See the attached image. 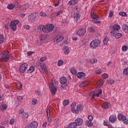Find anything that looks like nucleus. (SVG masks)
I'll return each instance as SVG.
<instances>
[{"label": "nucleus", "instance_id": "37998d69", "mask_svg": "<svg viewBox=\"0 0 128 128\" xmlns=\"http://www.w3.org/2000/svg\"><path fill=\"white\" fill-rule=\"evenodd\" d=\"M90 62L91 64H94V62H98V60L91 59L90 60Z\"/></svg>", "mask_w": 128, "mask_h": 128}, {"label": "nucleus", "instance_id": "c9c22d12", "mask_svg": "<svg viewBox=\"0 0 128 128\" xmlns=\"http://www.w3.org/2000/svg\"><path fill=\"white\" fill-rule=\"evenodd\" d=\"M70 72L74 76H76V70H75L74 68H72V70H70Z\"/></svg>", "mask_w": 128, "mask_h": 128}, {"label": "nucleus", "instance_id": "0eeeda50", "mask_svg": "<svg viewBox=\"0 0 128 128\" xmlns=\"http://www.w3.org/2000/svg\"><path fill=\"white\" fill-rule=\"evenodd\" d=\"M50 88V92L52 94V95L56 94V90H58L56 86H54V82H52V84L49 85Z\"/></svg>", "mask_w": 128, "mask_h": 128}, {"label": "nucleus", "instance_id": "72a5a7b5", "mask_svg": "<svg viewBox=\"0 0 128 128\" xmlns=\"http://www.w3.org/2000/svg\"><path fill=\"white\" fill-rule=\"evenodd\" d=\"M28 112H24L22 115V118H28Z\"/></svg>", "mask_w": 128, "mask_h": 128}, {"label": "nucleus", "instance_id": "1a4fd4ad", "mask_svg": "<svg viewBox=\"0 0 128 128\" xmlns=\"http://www.w3.org/2000/svg\"><path fill=\"white\" fill-rule=\"evenodd\" d=\"M28 8H30V4L28 3L18 6V8H20V10H22L23 12H26Z\"/></svg>", "mask_w": 128, "mask_h": 128}, {"label": "nucleus", "instance_id": "bf43d9fd", "mask_svg": "<svg viewBox=\"0 0 128 128\" xmlns=\"http://www.w3.org/2000/svg\"><path fill=\"white\" fill-rule=\"evenodd\" d=\"M46 60V57H42L40 58V62H44V60Z\"/></svg>", "mask_w": 128, "mask_h": 128}, {"label": "nucleus", "instance_id": "338daca9", "mask_svg": "<svg viewBox=\"0 0 128 128\" xmlns=\"http://www.w3.org/2000/svg\"><path fill=\"white\" fill-rule=\"evenodd\" d=\"M24 112V109H21L19 110V114H22Z\"/></svg>", "mask_w": 128, "mask_h": 128}, {"label": "nucleus", "instance_id": "f03ea898", "mask_svg": "<svg viewBox=\"0 0 128 128\" xmlns=\"http://www.w3.org/2000/svg\"><path fill=\"white\" fill-rule=\"evenodd\" d=\"M54 24H46L44 26H42V31L43 32H52V30H54Z\"/></svg>", "mask_w": 128, "mask_h": 128}, {"label": "nucleus", "instance_id": "393cba45", "mask_svg": "<svg viewBox=\"0 0 128 128\" xmlns=\"http://www.w3.org/2000/svg\"><path fill=\"white\" fill-rule=\"evenodd\" d=\"M76 128V124L74 122H71L68 126L67 128Z\"/></svg>", "mask_w": 128, "mask_h": 128}, {"label": "nucleus", "instance_id": "c85d7f7f", "mask_svg": "<svg viewBox=\"0 0 128 128\" xmlns=\"http://www.w3.org/2000/svg\"><path fill=\"white\" fill-rule=\"evenodd\" d=\"M114 79H110L107 80V84H114Z\"/></svg>", "mask_w": 128, "mask_h": 128}, {"label": "nucleus", "instance_id": "58836bf2", "mask_svg": "<svg viewBox=\"0 0 128 128\" xmlns=\"http://www.w3.org/2000/svg\"><path fill=\"white\" fill-rule=\"evenodd\" d=\"M118 14L122 16H126V12H120Z\"/></svg>", "mask_w": 128, "mask_h": 128}, {"label": "nucleus", "instance_id": "aec40b11", "mask_svg": "<svg viewBox=\"0 0 128 128\" xmlns=\"http://www.w3.org/2000/svg\"><path fill=\"white\" fill-rule=\"evenodd\" d=\"M86 124L87 126L90 128L94 126V123H92V122L90 120H87L86 122Z\"/></svg>", "mask_w": 128, "mask_h": 128}, {"label": "nucleus", "instance_id": "6e6d98bb", "mask_svg": "<svg viewBox=\"0 0 128 128\" xmlns=\"http://www.w3.org/2000/svg\"><path fill=\"white\" fill-rule=\"evenodd\" d=\"M36 104V99L32 100V104L34 106V104Z\"/></svg>", "mask_w": 128, "mask_h": 128}, {"label": "nucleus", "instance_id": "473e14b6", "mask_svg": "<svg viewBox=\"0 0 128 128\" xmlns=\"http://www.w3.org/2000/svg\"><path fill=\"white\" fill-rule=\"evenodd\" d=\"M64 38L63 36H62V35H60L59 36V38L56 39V42H60L62 40H64Z\"/></svg>", "mask_w": 128, "mask_h": 128}, {"label": "nucleus", "instance_id": "69168bd1", "mask_svg": "<svg viewBox=\"0 0 128 128\" xmlns=\"http://www.w3.org/2000/svg\"><path fill=\"white\" fill-rule=\"evenodd\" d=\"M17 98H18V100H19L20 102V100H22V97L20 96H18L17 97Z\"/></svg>", "mask_w": 128, "mask_h": 128}, {"label": "nucleus", "instance_id": "49530a36", "mask_svg": "<svg viewBox=\"0 0 128 128\" xmlns=\"http://www.w3.org/2000/svg\"><path fill=\"white\" fill-rule=\"evenodd\" d=\"M72 112H74V114H78V109H76H76L73 108L71 110Z\"/></svg>", "mask_w": 128, "mask_h": 128}, {"label": "nucleus", "instance_id": "9b49d317", "mask_svg": "<svg viewBox=\"0 0 128 128\" xmlns=\"http://www.w3.org/2000/svg\"><path fill=\"white\" fill-rule=\"evenodd\" d=\"M74 122L75 123V124H76V126H82L84 122V120L81 118H77Z\"/></svg>", "mask_w": 128, "mask_h": 128}, {"label": "nucleus", "instance_id": "de8ad7c7", "mask_svg": "<svg viewBox=\"0 0 128 128\" xmlns=\"http://www.w3.org/2000/svg\"><path fill=\"white\" fill-rule=\"evenodd\" d=\"M92 18H93V20H98V16L96 14H95L94 16H92Z\"/></svg>", "mask_w": 128, "mask_h": 128}, {"label": "nucleus", "instance_id": "6e6552de", "mask_svg": "<svg viewBox=\"0 0 128 128\" xmlns=\"http://www.w3.org/2000/svg\"><path fill=\"white\" fill-rule=\"evenodd\" d=\"M86 28H82L78 30V32H76V34L79 36H84L86 34Z\"/></svg>", "mask_w": 128, "mask_h": 128}, {"label": "nucleus", "instance_id": "052dcab7", "mask_svg": "<svg viewBox=\"0 0 128 128\" xmlns=\"http://www.w3.org/2000/svg\"><path fill=\"white\" fill-rule=\"evenodd\" d=\"M82 84H83L84 87L86 86H88V81H85V82H82Z\"/></svg>", "mask_w": 128, "mask_h": 128}, {"label": "nucleus", "instance_id": "4468645a", "mask_svg": "<svg viewBox=\"0 0 128 128\" xmlns=\"http://www.w3.org/2000/svg\"><path fill=\"white\" fill-rule=\"evenodd\" d=\"M109 120L110 122L112 124H114V122H116V116L114 115H112L110 116L109 118Z\"/></svg>", "mask_w": 128, "mask_h": 128}, {"label": "nucleus", "instance_id": "6ab92c4d", "mask_svg": "<svg viewBox=\"0 0 128 128\" xmlns=\"http://www.w3.org/2000/svg\"><path fill=\"white\" fill-rule=\"evenodd\" d=\"M122 28L124 32L126 34L128 33V26L126 24H124L122 27Z\"/></svg>", "mask_w": 128, "mask_h": 128}, {"label": "nucleus", "instance_id": "e433bc0d", "mask_svg": "<svg viewBox=\"0 0 128 128\" xmlns=\"http://www.w3.org/2000/svg\"><path fill=\"white\" fill-rule=\"evenodd\" d=\"M62 64H64V61L62 60H59L58 62V66H62Z\"/></svg>", "mask_w": 128, "mask_h": 128}, {"label": "nucleus", "instance_id": "680f3d73", "mask_svg": "<svg viewBox=\"0 0 128 128\" xmlns=\"http://www.w3.org/2000/svg\"><path fill=\"white\" fill-rule=\"evenodd\" d=\"M32 54H34L33 52H27V54L28 56H32Z\"/></svg>", "mask_w": 128, "mask_h": 128}, {"label": "nucleus", "instance_id": "bb28decb", "mask_svg": "<svg viewBox=\"0 0 128 128\" xmlns=\"http://www.w3.org/2000/svg\"><path fill=\"white\" fill-rule=\"evenodd\" d=\"M14 4H9L8 6V10H14Z\"/></svg>", "mask_w": 128, "mask_h": 128}, {"label": "nucleus", "instance_id": "5fc2aeb1", "mask_svg": "<svg viewBox=\"0 0 128 128\" xmlns=\"http://www.w3.org/2000/svg\"><path fill=\"white\" fill-rule=\"evenodd\" d=\"M24 28L25 30H30V26L28 25L25 24L24 26Z\"/></svg>", "mask_w": 128, "mask_h": 128}, {"label": "nucleus", "instance_id": "f3484780", "mask_svg": "<svg viewBox=\"0 0 128 128\" xmlns=\"http://www.w3.org/2000/svg\"><path fill=\"white\" fill-rule=\"evenodd\" d=\"M110 103L108 102H106L102 105V108L105 109L108 108H110Z\"/></svg>", "mask_w": 128, "mask_h": 128}, {"label": "nucleus", "instance_id": "f8f14e48", "mask_svg": "<svg viewBox=\"0 0 128 128\" xmlns=\"http://www.w3.org/2000/svg\"><path fill=\"white\" fill-rule=\"evenodd\" d=\"M38 122L36 121L32 122L30 124L28 125V128H36L38 126Z\"/></svg>", "mask_w": 128, "mask_h": 128}, {"label": "nucleus", "instance_id": "39448f33", "mask_svg": "<svg viewBox=\"0 0 128 128\" xmlns=\"http://www.w3.org/2000/svg\"><path fill=\"white\" fill-rule=\"evenodd\" d=\"M72 18H74V22H78V20H80V15L78 12H74L73 15L72 14Z\"/></svg>", "mask_w": 128, "mask_h": 128}, {"label": "nucleus", "instance_id": "79ce46f5", "mask_svg": "<svg viewBox=\"0 0 128 128\" xmlns=\"http://www.w3.org/2000/svg\"><path fill=\"white\" fill-rule=\"evenodd\" d=\"M102 78L103 80H104V78H108V74L104 73L102 75Z\"/></svg>", "mask_w": 128, "mask_h": 128}, {"label": "nucleus", "instance_id": "cd10ccee", "mask_svg": "<svg viewBox=\"0 0 128 128\" xmlns=\"http://www.w3.org/2000/svg\"><path fill=\"white\" fill-rule=\"evenodd\" d=\"M108 40H109L108 38L106 36L105 37V38L104 39V40H103L104 46H106Z\"/></svg>", "mask_w": 128, "mask_h": 128}, {"label": "nucleus", "instance_id": "dca6fc26", "mask_svg": "<svg viewBox=\"0 0 128 128\" xmlns=\"http://www.w3.org/2000/svg\"><path fill=\"white\" fill-rule=\"evenodd\" d=\"M118 118L119 120H126V117L122 114H118Z\"/></svg>", "mask_w": 128, "mask_h": 128}, {"label": "nucleus", "instance_id": "a878e982", "mask_svg": "<svg viewBox=\"0 0 128 128\" xmlns=\"http://www.w3.org/2000/svg\"><path fill=\"white\" fill-rule=\"evenodd\" d=\"M76 109L78 110V112H82L84 110V106L82 105H78L76 107Z\"/></svg>", "mask_w": 128, "mask_h": 128}, {"label": "nucleus", "instance_id": "5701e85b", "mask_svg": "<svg viewBox=\"0 0 128 128\" xmlns=\"http://www.w3.org/2000/svg\"><path fill=\"white\" fill-rule=\"evenodd\" d=\"M34 71V66H30L29 69L27 70L28 74H32L33 72Z\"/></svg>", "mask_w": 128, "mask_h": 128}, {"label": "nucleus", "instance_id": "a211bd4d", "mask_svg": "<svg viewBox=\"0 0 128 128\" xmlns=\"http://www.w3.org/2000/svg\"><path fill=\"white\" fill-rule=\"evenodd\" d=\"M64 48V54H70V48H68V46H65Z\"/></svg>", "mask_w": 128, "mask_h": 128}, {"label": "nucleus", "instance_id": "e2e57ef3", "mask_svg": "<svg viewBox=\"0 0 128 128\" xmlns=\"http://www.w3.org/2000/svg\"><path fill=\"white\" fill-rule=\"evenodd\" d=\"M94 94H94V91L91 92H90L89 93V96H94Z\"/></svg>", "mask_w": 128, "mask_h": 128}, {"label": "nucleus", "instance_id": "4d7b16f0", "mask_svg": "<svg viewBox=\"0 0 128 128\" xmlns=\"http://www.w3.org/2000/svg\"><path fill=\"white\" fill-rule=\"evenodd\" d=\"M112 16H114V12L110 11L109 14V18H112Z\"/></svg>", "mask_w": 128, "mask_h": 128}, {"label": "nucleus", "instance_id": "a18cd8bd", "mask_svg": "<svg viewBox=\"0 0 128 128\" xmlns=\"http://www.w3.org/2000/svg\"><path fill=\"white\" fill-rule=\"evenodd\" d=\"M122 50L123 52H126V50H128V46H124L122 47Z\"/></svg>", "mask_w": 128, "mask_h": 128}, {"label": "nucleus", "instance_id": "9d476101", "mask_svg": "<svg viewBox=\"0 0 128 128\" xmlns=\"http://www.w3.org/2000/svg\"><path fill=\"white\" fill-rule=\"evenodd\" d=\"M28 20L30 22H34L36 20V16H34V13H31L28 16Z\"/></svg>", "mask_w": 128, "mask_h": 128}, {"label": "nucleus", "instance_id": "7ed1b4c3", "mask_svg": "<svg viewBox=\"0 0 128 128\" xmlns=\"http://www.w3.org/2000/svg\"><path fill=\"white\" fill-rule=\"evenodd\" d=\"M100 44V42L98 40H94L90 43V48L92 50H96Z\"/></svg>", "mask_w": 128, "mask_h": 128}, {"label": "nucleus", "instance_id": "4c0bfd02", "mask_svg": "<svg viewBox=\"0 0 128 128\" xmlns=\"http://www.w3.org/2000/svg\"><path fill=\"white\" fill-rule=\"evenodd\" d=\"M46 112L47 118L50 117V110L49 109L47 108L46 110Z\"/></svg>", "mask_w": 128, "mask_h": 128}, {"label": "nucleus", "instance_id": "2eb2a0df", "mask_svg": "<svg viewBox=\"0 0 128 128\" xmlns=\"http://www.w3.org/2000/svg\"><path fill=\"white\" fill-rule=\"evenodd\" d=\"M60 84H66L68 82V80L66 77H62L60 80Z\"/></svg>", "mask_w": 128, "mask_h": 128}, {"label": "nucleus", "instance_id": "ddd939ff", "mask_svg": "<svg viewBox=\"0 0 128 128\" xmlns=\"http://www.w3.org/2000/svg\"><path fill=\"white\" fill-rule=\"evenodd\" d=\"M77 77L78 78H86V74H84V72H79L77 74Z\"/></svg>", "mask_w": 128, "mask_h": 128}, {"label": "nucleus", "instance_id": "3c124183", "mask_svg": "<svg viewBox=\"0 0 128 128\" xmlns=\"http://www.w3.org/2000/svg\"><path fill=\"white\" fill-rule=\"evenodd\" d=\"M76 102L72 103L71 104V108H72V110L73 108H74L76 107Z\"/></svg>", "mask_w": 128, "mask_h": 128}, {"label": "nucleus", "instance_id": "09e8293b", "mask_svg": "<svg viewBox=\"0 0 128 128\" xmlns=\"http://www.w3.org/2000/svg\"><path fill=\"white\" fill-rule=\"evenodd\" d=\"M96 74H102V70H96Z\"/></svg>", "mask_w": 128, "mask_h": 128}, {"label": "nucleus", "instance_id": "7c9ffc66", "mask_svg": "<svg viewBox=\"0 0 128 128\" xmlns=\"http://www.w3.org/2000/svg\"><path fill=\"white\" fill-rule=\"evenodd\" d=\"M4 36L0 34V44H4Z\"/></svg>", "mask_w": 128, "mask_h": 128}, {"label": "nucleus", "instance_id": "ea45409f", "mask_svg": "<svg viewBox=\"0 0 128 128\" xmlns=\"http://www.w3.org/2000/svg\"><path fill=\"white\" fill-rule=\"evenodd\" d=\"M123 74H125V76H128V68H126L124 70Z\"/></svg>", "mask_w": 128, "mask_h": 128}, {"label": "nucleus", "instance_id": "412c9836", "mask_svg": "<svg viewBox=\"0 0 128 128\" xmlns=\"http://www.w3.org/2000/svg\"><path fill=\"white\" fill-rule=\"evenodd\" d=\"M104 84V78H101L99 81V83H97V86L100 88L101 86H102Z\"/></svg>", "mask_w": 128, "mask_h": 128}, {"label": "nucleus", "instance_id": "8fccbe9b", "mask_svg": "<svg viewBox=\"0 0 128 128\" xmlns=\"http://www.w3.org/2000/svg\"><path fill=\"white\" fill-rule=\"evenodd\" d=\"M18 86H20V88H18L19 90H20V88H22V83L20 82H18V84H17Z\"/></svg>", "mask_w": 128, "mask_h": 128}, {"label": "nucleus", "instance_id": "774afa93", "mask_svg": "<svg viewBox=\"0 0 128 128\" xmlns=\"http://www.w3.org/2000/svg\"><path fill=\"white\" fill-rule=\"evenodd\" d=\"M14 122V119H11V120H10V124H13Z\"/></svg>", "mask_w": 128, "mask_h": 128}, {"label": "nucleus", "instance_id": "f704fd0d", "mask_svg": "<svg viewBox=\"0 0 128 128\" xmlns=\"http://www.w3.org/2000/svg\"><path fill=\"white\" fill-rule=\"evenodd\" d=\"M68 104H70V100H64L63 102V105L66 106H68Z\"/></svg>", "mask_w": 128, "mask_h": 128}, {"label": "nucleus", "instance_id": "603ef678", "mask_svg": "<svg viewBox=\"0 0 128 128\" xmlns=\"http://www.w3.org/2000/svg\"><path fill=\"white\" fill-rule=\"evenodd\" d=\"M88 120H90V122H92V120H94V117H92V116H88Z\"/></svg>", "mask_w": 128, "mask_h": 128}, {"label": "nucleus", "instance_id": "0e129e2a", "mask_svg": "<svg viewBox=\"0 0 128 128\" xmlns=\"http://www.w3.org/2000/svg\"><path fill=\"white\" fill-rule=\"evenodd\" d=\"M40 41L44 40V36H40Z\"/></svg>", "mask_w": 128, "mask_h": 128}, {"label": "nucleus", "instance_id": "864d4df0", "mask_svg": "<svg viewBox=\"0 0 128 128\" xmlns=\"http://www.w3.org/2000/svg\"><path fill=\"white\" fill-rule=\"evenodd\" d=\"M40 16H44H44H46V13H44V12H40Z\"/></svg>", "mask_w": 128, "mask_h": 128}, {"label": "nucleus", "instance_id": "423d86ee", "mask_svg": "<svg viewBox=\"0 0 128 128\" xmlns=\"http://www.w3.org/2000/svg\"><path fill=\"white\" fill-rule=\"evenodd\" d=\"M28 65L27 64H23L20 66V72L22 74H24L28 70Z\"/></svg>", "mask_w": 128, "mask_h": 128}, {"label": "nucleus", "instance_id": "b1692460", "mask_svg": "<svg viewBox=\"0 0 128 128\" xmlns=\"http://www.w3.org/2000/svg\"><path fill=\"white\" fill-rule=\"evenodd\" d=\"M112 28L114 30H118L120 28V26L118 24H114V26H112Z\"/></svg>", "mask_w": 128, "mask_h": 128}, {"label": "nucleus", "instance_id": "c03bdc74", "mask_svg": "<svg viewBox=\"0 0 128 128\" xmlns=\"http://www.w3.org/2000/svg\"><path fill=\"white\" fill-rule=\"evenodd\" d=\"M88 30H89L90 32H94L95 30L92 27H90L88 28Z\"/></svg>", "mask_w": 128, "mask_h": 128}, {"label": "nucleus", "instance_id": "20e7f679", "mask_svg": "<svg viewBox=\"0 0 128 128\" xmlns=\"http://www.w3.org/2000/svg\"><path fill=\"white\" fill-rule=\"evenodd\" d=\"M20 24V21L18 20H13L10 22V28L14 32H16V24Z\"/></svg>", "mask_w": 128, "mask_h": 128}, {"label": "nucleus", "instance_id": "a19ab883", "mask_svg": "<svg viewBox=\"0 0 128 128\" xmlns=\"http://www.w3.org/2000/svg\"><path fill=\"white\" fill-rule=\"evenodd\" d=\"M2 108L3 110H6V108H8V106L6 104H4L2 105Z\"/></svg>", "mask_w": 128, "mask_h": 128}, {"label": "nucleus", "instance_id": "f257e3e1", "mask_svg": "<svg viewBox=\"0 0 128 128\" xmlns=\"http://www.w3.org/2000/svg\"><path fill=\"white\" fill-rule=\"evenodd\" d=\"M6 51H4L3 52H1L0 54V62H8V58H11L12 60H14V56H10L6 54Z\"/></svg>", "mask_w": 128, "mask_h": 128}, {"label": "nucleus", "instance_id": "4be33fe9", "mask_svg": "<svg viewBox=\"0 0 128 128\" xmlns=\"http://www.w3.org/2000/svg\"><path fill=\"white\" fill-rule=\"evenodd\" d=\"M78 4V0H71L68 2L69 6H74Z\"/></svg>", "mask_w": 128, "mask_h": 128}, {"label": "nucleus", "instance_id": "13d9d810", "mask_svg": "<svg viewBox=\"0 0 128 128\" xmlns=\"http://www.w3.org/2000/svg\"><path fill=\"white\" fill-rule=\"evenodd\" d=\"M116 30H113L110 32L112 36H114V34H116Z\"/></svg>", "mask_w": 128, "mask_h": 128}, {"label": "nucleus", "instance_id": "c756f323", "mask_svg": "<svg viewBox=\"0 0 128 128\" xmlns=\"http://www.w3.org/2000/svg\"><path fill=\"white\" fill-rule=\"evenodd\" d=\"M122 34L121 33H116L115 34V38H116L118 39V38H120L122 37Z\"/></svg>", "mask_w": 128, "mask_h": 128}, {"label": "nucleus", "instance_id": "2f4dec72", "mask_svg": "<svg viewBox=\"0 0 128 128\" xmlns=\"http://www.w3.org/2000/svg\"><path fill=\"white\" fill-rule=\"evenodd\" d=\"M40 66L41 68H42V70H46V66L44 64H40Z\"/></svg>", "mask_w": 128, "mask_h": 128}]
</instances>
